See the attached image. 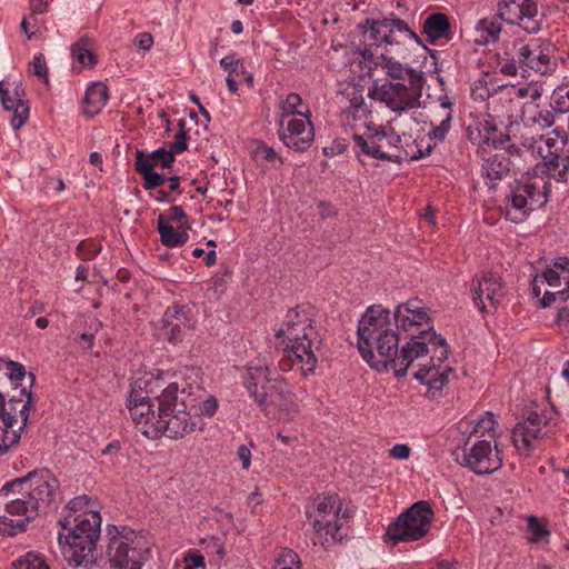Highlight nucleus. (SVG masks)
Segmentation results:
<instances>
[{
  "instance_id": "15",
  "label": "nucleus",
  "mask_w": 569,
  "mask_h": 569,
  "mask_svg": "<svg viewBox=\"0 0 569 569\" xmlns=\"http://www.w3.org/2000/svg\"><path fill=\"white\" fill-rule=\"evenodd\" d=\"M176 158L172 151L159 148L152 152L138 149L134 153V170L143 178V188L152 190L161 187L167 181L162 173L156 172L154 168L171 169Z\"/></svg>"
},
{
  "instance_id": "5",
  "label": "nucleus",
  "mask_w": 569,
  "mask_h": 569,
  "mask_svg": "<svg viewBox=\"0 0 569 569\" xmlns=\"http://www.w3.org/2000/svg\"><path fill=\"white\" fill-rule=\"evenodd\" d=\"M104 559L109 569H141L150 555V541L126 526L108 525Z\"/></svg>"
},
{
  "instance_id": "53",
  "label": "nucleus",
  "mask_w": 569,
  "mask_h": 569,
  "mask_svg": "<svg viewBox=\"0 0 569 569\" xmlns=\"http://www.w3.org/2000/svg\"><path fill=\"white\" fill-rule=\"evenodd\" d=\"M528 529L532 535V542H538L543 537H548L550 535V531L545 527V525L539 522L538 518L535 516H530L528 518Z\"/></svg>"
},
{
  "instance_id": "43",
  "label": "nucleus",
  "mask_w": 569,
  "mask_h": 569,
  "mask_svg": "<svg viewBox=\"0 0 569 569\" xmlns=\"http://www.w3.org/2000/svg\"><path fill=\"white\" fill-rule=\"evenodd\" d=\"M2 367H6L7 372L4 375L16 385V388L18 387V382L24 378L29 379V389L33 386L36 376L32 372L27 373L23 365L16 361L2 362L0 360V371Z\"/></svg>"
},
{
  "instance_id": "37",
  "label": "nucleus",
  "mask_w": 569,
  "mask_h": 569,
  "mask_svg": "<svg viewBox=\"0 0 569 569\" xmlns=\"http://www.w3.org/2000/svg\"><path fill=\"white\" fill-rule=\"evenodd\" d=\"M501 29V20L497 14L492 18H483L477 23L476 32L479 34V37L475 38V42L480 46L496 42L499 39Z\"/></svg>"
},
{
  "instance_id": "41",
  "label": "nucleus",
  "mask_w": 569,
  "mask_h": 569,
  "mask_svg": "<svg viewBox=\"0 0 569 569\" xmlns=\"http://www.w3.org/2000/svg\"><path fill=\"white\" fill-rule=\"evenodd\" d=\"M303 104L302 98L300 94L296 92H290L286 99L281 100L280 102V120L279 126L282 127L284 124V118L290 116H302L305 119H309L310 111L306 109V111H302L299 109Z\"/></svg>"
},
{
  "instance_id": "20",
  "label": "nucleus",
  "mask_w": 569,
  "mask_h": 569,
  "mask_svg": "<svg viewBox=\"0 0 569 569\" xmlns=\"http://www.w3.org/2000/svg\"><path fill=\"white\" fill-rule=\"evenodd\" d=\"M473 301L481 312L489 307L496 309L505 297V287L501 278L493 272H481L472 279Z\"/></svg>"
},
{
  "instance_id": "27",
  "label": "nucleus",
  "mask_w": 569,
  "mask_h": 569,
  "mask_svg": "<svg viewBox=\"0 0 569 569\" xmlns=\"http://www.w3.org/2000/svg\"><path fill=\"white\" fill-rule=\"evenodd\" d=\"M193 331V325L184 307L168 308L163 315V332L168 341L177 345Z\"/></svg>"
},
{
  "instance_id": "58",
  "label": "nucleus",
  "mask_w": 569,
  "mask_h": 569,
  "mask_svg": "<svg viewBox=\"0 0 569 569\" xmlns=\"http://www.w3.org/2000/svg\"><path fill=\"white\" fill-rule=\"evenodd\" d=\"M240 60H237L233 54L227 56L220 60V67L224 71H228L229 74H234L236 77H240Z\"/></svg>"
},
{
  "instance_id": "62",
  "label": "nucleus",
  "mask_w": 569,
  "mask_h": 569,
  "mask_svg": "<svg viewBox=\"0 0 569 569\" xmlns=\"http://www.w3.org/2000/svg\"><path fill=\"white\" fill-rule=\"evenodd\" d=\"M411 452V448L406 443H397L390 450V456L395 459H408Z\"/></svg>"
},
{
  "instance_id": "17",
  "label": "nucleus",
  "mask_w": 569,
  "mask_h": 569,
  "mask_svg": "<svg viewBox=\"0 0 569 569\" xmlns=\"http://www.w3.org/2000/svg\"><path fill=\"white\" fill-rule=\"evenodd\" d=\"M391 328L399 336V330L412 336H419L421 330L432 329L431 318L428 310L418 299H410L399 303L393 311V321L390 318Z\"/></svg>"
},
{
  "instance_id": "51",
  "label": "nucleus",
  "mask_w": 569,
  "mask_h": 569,
  "mask_svg": "<svg viewBox=\"0 0 569 569\" xmlns=\"http://www.w3.org/2000/svg\"><path fill=\"white\" fill-rule=\"evenodd\" d=\"M178 127L180 129V132L176 134L174 141L171 143L170 149H169V151L173 152V156L182 153L183 151H186L188 149V138H187V133L184 131L186 120L180 119L178 122Z\"/></svg>"
},
{
  "instance_id": "9",
  "label": "nucleus",
  "mask_w": 569,
  "mask_h": 569,
  "mask_svg": "<svg viewBox=\"0 0 569 569\" xmlns=\"http://www.w3.org/2000/svg\"><path fill=\"white\" fill-rule=\"evenodd\" d=\"M550 191V182L542 178H528L518 182L507 199L506 217L513 222H521L532 210L547 203Z\"/></svg>"
},
{
  "instance_id": "47",
  "label": "nucleus",
  "mask_w": 569,
  "mask_h": 569,
  "mask_svg": "<svg viewBox=\"0 0 569 569\" xmlns=\"http://www.w3.org/2000/svg\"><path fill=\"white\" fill-rule=\"evenodd\" d=\"M543 280L552 288L557 289L563 283V290L569 291V271L547 269L542 273Z\"/></svg>"
},
{
  "instance_id": "59",
  "label": "nucleus",
  "mask_w": 569,
  "mask_h": 569,
  "mask_svg": "<svg viewBox=\"0 0 569 569\" xmlns=\"http://www.w3.org/2000/svg\"><path fill=\"white\" fill-rule=\"evenodd\" d=\"M348 147H349L348 141L346 139L339 138V139H335L332 141L331 146L326 147L323 149V152L326 156H337V154H341L345 151H347Z\"/></svg>"
},
{
  "instance_id": "39",
  "label": "nucleus",
  "mask_w": 569,
  "mask_h": 569,
  "mask_svg": "<svg viewBox=\"0 0 569 569\" xmlns=\"http://www.w3.org/2000/svg\"><path fill=\"white\" fill-rule=\"evenodd\" d=\"M440 108L445 111V116L441 119L440 123L435 126L432 122L430 123L432 129L428 133L430 140L435 142H442L450 131L451 121H452V103L447 96L441 97L440 99Z\"/></svg>"
},
{
  "instance_id": "32",
  "label": "nucleus",
  "mask_w": 569,
  "mask_h": 569,
  "mask_svg": "<svg viewBox=\"0 0 569 569\" xmlns=\"http://www.w3.org/2000/svg\"><path fill=\"white\" fill-rule=\"evenodd\" d=\"M190 226L182 228L177 226V229L167 221L164 214L160 213L157 220V230L160 234L161 243L168 248L182 247L189 239L188 230Z\"/></svg>"
},
{
  "instance_id": "25",
  "label": "nucleus",
  "mask_w": 569,
  "mask_h": 569,
  "mask_svg": "<svg viewBox=\"0 0 569 569\" xmlns=\"http://www.w3.org/2000/svg\"><path fill=\"white\" fill-rule=\"evenodd\" d=\"M279 138L287 148L303 152L310 148L315 139L312 122L310 119L291 118L286 127H280Z\"/></svg>"
},
{
  "instance_id": "12",
  "label": "nucleus",
  "mask_w": 569,
  "mask_h": 569,
  "mask_svg": "<svg viewBox=\"0 0 569 569\" xmlns=\"http://www.w3.org/2000/svg\"><path fill=\"white\" fill-rule=\"evenodd\" d=\"M469 441L453 452L456 461L479 476L491 475L499 470L502 466V450L495 441L492 445L490 440H477L470 447Z\"/></svg>"
},
{
  "instance_id": "7",
  "label": "nucleus",
  "mask_w": 569,
  "mask_h": 569,
  "mask_svg": "<svg viewBox=\"0 0 569 569\" xmlns=\"http://www.w3.org/2000/svg\"><path fill=\"white\" fill-rule=\"evenodd\" d=\"M37 516L19 479L7 482L0 489V532L14 536L26 530Z\"/></svg>"
},
{
  "instance_id": "28",
  "label": "nucleus",
  "mask_w": 569,
  "mask_h": 569,
  "mask_svg": "<svg viewBox=\"0 0 569 569\" xmlns=\"http://www.w3.org/2000/svg\"><path fill=\"white\" fill-rule=\"evenodd\" d=\"M555 139L546 141V154H543V164L540 170L542 173L547 172L560 182L568 181L569 171V149L563 151L562 154L558 153Z\"/></svg>"
},
{
  "instance_id": "2",
  "label": "nucleus",
  "mask_w": 569,
  "mask_h": 569,
  "mask_svg": "<svg viewBox=\"0 0 569 569\" xmlns=\"http://www.w3.org/2000/svg\"><path fill=\"white\" fill-rule=\"evenodd\" d=\"M136 386H132L129 392L127 408L131 419L147 438L166 436L179 439L197 429L202 430V418L198 412L192 413L203 392L199 383H169L153 398L157 401V412L150 392L140 386L137 389Z\"/></svg>"
},
{
  "instance_id": "24",
  "label": "nucleus",
  "mask_w": 569,
  "mask_h": 569,
  "mask_svg": "<svg viewBox=\"0 0 569 569\" xmlns=\"http://www.w3.org/2000/svg\"><path fill=\"white\" fill-rule=\"evenodd\" d=\"M353 151L361 164H366V159L388 160L398 162L399 157H392L383 151L387 141V133L382 130H376L368 136L353 133Z\"/></svg>"
},
{
  "instance_id": "4",
  "label": "nucleus",
  "mask_w": 569,
  "mask_h": 569,
  "mask_svg": "<svg viewBox=\"0 0 569 569\" xmlns=\"http://www.w3.org/2000/svg\"><path fill=\"white\" fill-rule=\"evenodd\" d=\"M62 531L63 557L73 567L92 568L96 565L97 541L101 532V516L96 510L79 515L68 513L59 520Z\"/></svg>"
},
{
  "instance_id": "30",
  "label": "nucleus",
  "mask_w": 569,
  "mask_h": 569,
  "mask_svg": "<svg viewBox=\"0 0 569 569\" xmlns=\"http://www.w3.org/2000/svg\"><path fill=\"white\" fill-rule=\"evenodd\" d=\"M343 118L347 123L353 122L368 130L373 128L372 111L360 93L353 92L350 97L349 106L343 110Z\"/></svg>"
},
{
  "instance_id": "61",
  "label": "nucleus",
  "mask_w": 569,
  "mask_h": 569,
  "mask_svg": "<svg viewBox=\"0 0 569 569\" xmlns=\"http://www.w3.org/2000/svg\"><path fill=\"white\" fill-rule=\"evenodd\" d=\"M184 563H187L188 566H190L193 569H196V568L204 569L206 568L204 557L199 551H190L188 555H186Z\"/></svg>"
},
{
  "instance_id": "52",
  "label": "nucleus",
  "mask_w": 569,
  "mask_h": 569,
  "mask_svg": "<svg viewBox=\"0 0 569 569\" xmlns=\"http://www.w3.org/2000/svg\"><path fill=\"white\" fill-rule=\"evenodd\" d=\"M30 70L34 76L48 83V68L44 56L42 53H37L33 57L32 61L30 62Z\"/></svg>"
},
{
  "instance_id": "45",
  "label": "nucleus",
  "mask_w": 569,
  "mask_h": 569,
  "mask_svg": "<svg viewBox=\"0 0 569 569\" xmlns=\"http://www.w3.org/2000/svg\"><path fill=\"white\" fill-rule=\"evenodd\" d=\"M16 569H51L44 558L34 552H28L13 561Z\"/></svg>"
},
{
  "instance_id": "6",
  "label": "nucleus",
  "mask_w": 569,
  "mask_h": 569,
  "mask_svg": "<svg viewBox=\"0 0 569 569\" xmlns=\"http://www.w3.org/2000/svg\"><path fill=\"white\" fill-rule=\"evenodd\" d=\"M305 515L315 532L325 535L322 546L329 540L340 542L347 536L343 525L351 517L348 509L342 510V502L337 495H318L307 506Z\"/></svg>"
},
{
  "instance_id": "44",
  "label": "nucleus",
  "mask_w": 569,
  "mask_h": 569,
  "mask_svg": "<svg viewBox=\"0 0 569 569\" xmlns=\"http://www.w3.org/2000/svg\"><path fill=\"white\" fill-rule=\"evenodd\" d=\"M551 139L550 137L545 138V136L539 134L535 137L533 134H529L528 132H522L520 134V143L526 149L527 153L533 156L538 153L539 157L543 160V154H546V141Z\"/></svg>"
},
{
  "instance_id": "21",
  "label": "nucleus",
  "mask_w": 569,
  "mask_h": 569,
  "mask_svg": "<svg viewBox=\"0 0 569 569\" xmlns=\"http://www.w3.org/2000/svg\"><path fill=\"white\" fill-rule=\"evenodd\" d=\"M541 416L529 412L528 417L518 422L512 430V443L517 451L525 457H530L537 447V441L545 436Z\"/></svg>"
},
{
  "instance_id": "19",
  "label": "nucleus",
  "mask_w": 569,
  "mask_h": 569,
  "mask_svg": "<svg viewBox=\"0 0 569 569\" xmlns=\"http://www.w3.org/2000/svg\"><path fill=\"white\" fill-rule=\"evenodd\" d=\"M466 136L473 146L478 147L481 156L510 141V134H499L495 121L487 116L473 119L466 128Z\"/></svg>"
},
{
  "instance_id": "35",
  "label": "nucleus",
  "mask_w": 569,
  "mask_h": 569,
  "mask_svg": "<svg viewBox=\"0 0 569 569\" xmlns=\"http://www.w3.org/2000/svg\"><path fill=\"white\" fill-rule=\"evenodd\" d=\"M422 33L427 36V41L431 44L440 39H449L451 26L448 17L441 12L430 14L423 22Z\"/></svg>"
},
{
  "instance_id": "56",
  "label": "nucleus",
  "mask_w": 569,
  "mask_h": 569,
  "mask_svg": "<svg viewBox=\"0 0 569 569\" xmlns=\"http://www.w3.org/2000/svg\"><path fill=\"white\" fill-rule=\"evenodd\" d=\"M218 409V402L214 397L210 396L206 400L202 401L201 405H197L194 412H198V415L201 417L204 416H213Z\"/></svg>"
},
{
  "instance_id": "49",
  "label": "nucleus",
  "mask_w": 569,
  "mask_h": 569,
  "mask_svg": "<svg viewBox=\"0 0 569 569\" xmlns=\"http://www.w3.org/2000/svg\"><path fill=\"white\" fill-rule=\"evenodd\" d=\"M550 109L553 113L563 114L569 111V89L559 88L551 96Z\"/></svg>"
},
{
  "instance_id": "57",
  "label": "nucleus",
  "mask_w": 569,
  "mask_h": 569,
  "mask_svg": "<svg viewBox=\"0 0 569 569\" xmlns=\"http://www.w3.org/2000/svg\"><path fill=\"white\" fill-rule=\"evenodd\" d=\"M568 293L569 291H565L563 289H557L552 292L547 291L545 292L540 301V305L542 308L550 307L556 301L557 298H559L561 301H566L568 298Z\"/></svg>"
},
{
  "instance_id": "31",
  "label": "nucleus",
  "mask_w": 569,
  "mask_h": 569,
  "mask_svg": "<svg viewBox=\"0 0 569 569\" xmlns=\"http://www.w3.org/2000/svg\"><path fill=\"white\" fill-rule=\"evenodd\" d=\"M451 368H445L443 371H439L435 363L422 365L419 370L413 373V378L421 383L428 386L429 392H432L431 398L436 397V393H440L442 388L449 381V373Z\"/></svg>"
},
{
  "instance_id": "14",
  "label": "nucleus",
  "mask_w": 569,
  "mask_h": 569,
  "mask_svg": "<svg viewBox=\"0 0 569 569\" xmlns=\"http://www.w3.org/2000/svg\"><path fill=\"white\" fill-rule=\"evenodd\" d=\"M493 154L483 159L482 173L487 177L492 184L489 188H495V181L501 180L510 172H520L523 170L522 161L525 151L518 148L515 143H501L492 148Z\"/></svg>"
},
{
  "instance_id": "55",
  "label": "nucleus",
  "mask_w": 569,
  "mask_h": 569,
  "mask_svg": "<svg viewBox=\"0 0 569 569\" xmlns=\"http://www.w3.org/2000/svg\"><path fill=\"white\" fill-rule=\"evenodd\" d=\"M89 502L90 498L87 495L78 496L69 501L67 508L69 510L68 513L78 515L77 512L80 511L82 513L86 510L89 509Z\"/></svg>"
},
{
  "instance_id": "18",
  "label": "nucleus",
  "mask_w": 569,
  "mask_h": 569,
  "mask_svg": "<svg viewBox=\"0 0 569 569\" xmlns=\"http://www.w3.org/2000/svg\"><path fill=\"white\" fill-rule=\"evenodd\" d=\"M277 370L263 358L247 363L243 386L254 402L266 403L267 391L280 379Z\"/></svg>"
},
{
  "instance_id": "48",
  "label": "nucleus",
  "mask_w": 569,
  "mask_h": 569,
  "mask_svg": "<svg viewBox=\"0 0 569 569\" xmlns=\"http://www.w3.org/2000/svg\"><path fill=\"white\" fill-rule=\"evenodd\" d=\"M4 410V396L0 392V415ZM6 436V429L0 428V457L19 443V435L12 432Z\"/></svg>"
},
{
  "instance_id": "60",
  "label": "nucleus",
  "mask_w": 569,
  "mask_h": 569,
  "mask_svg": "<svg viewBox=\"0 0 569 569\" xmlns=\"http://www.w3.org/2000/svg\"><path fill=\"white\" fill-rule=\"evenodd\" d=\"M168 220L171 222H182L180 226L186 228L188 224V217L180 206H173L168 211Z\"/></svg>"
},
{
  "instance_id": "22",
  "label": "nucleus",
  "mask_w": 569,
  "mask_h": 569,
  "mask_svg": "<svg viewBox=\"0 0 569 569\" xmlns=\"http://www.w3.org/2000/svg\"><path fill=\"white\" fill-rule=\"evenodd\" d=\"M10 90V82L0 81V101L4 110L13 112L11 118V126L14 130L24 126L29 118L28 101L23 99L26 96L24 88L21 81H14Z\"/></svg>"
},
{
  "instance_id": "1",
  "label": "nucleus",
  "mask_w": 569,
  "mask_h": 569,
  "mask_svg": "<svg viewBox=\"0 0 569 569\" xmlns=\"http://www.w3.org/2000/svg\"><path fill=\"white\" fill-rule=\"evenodd\" d=\"M358 349L372 368L390 365L397 378L407 375L410 365L418 358L432 351L430 363L439 365L448 358L449 347L446 339L435 330H421L412 336L399 350L397 332L391 328L390 311L381 305L367 308L358 323Z\"/></svg>"
},
{
  "instance_id": "50",
  "label": "nucleus",
  "mask_w": 569,
  "mask_h": 569,
  "mask_svg": "<svg viewBox=\"0 0 569 569\" xmlns=\"http://www.w3.org/2000/svg\"><path fill=\"white\" fill-rule=\"evenodd\" d=\"M495 416L492 412H485L479 419H477L473 432L480 433V436L490 435L491 438H495V425H496Z\"/></svg>"
},
{
  "instance_id": "40",
  "label": "nucleus",
  "mask_w": 569,
  "mask_h": 569,
  "mask_svg": "<svg viewBox=\"0 0 569 569\" xmlns=\"http://www.w3.org/2000/svg\"><path fill=\"white\" fill-rule=\"evenodd\" d=\"M92 40L88 36H82L71 47V54L82 67H94L97 58L91 51Z\"/></svg>"
},
{
  "instance_id": "11",
  "label": "nucleus",
  "mask_w": 569,
  "mask_h": 569,
  "mask_svg": "<svg viewBox=\"0 0 569 569\" xmlns=\"http://www.w3.org/2000/svg\"><path fill=\"white\" fill-rule=\"evenodd\" d=\"M425 73H415L406 86L401 81H388L375 87L372 98L379 100L396 113H403L421 106L422 90L426 84Z\"/></svg>"
},
{
  "instance_id": "46",
  "label": "nucleus",
  "mask_w": 569,
  "mask_h": 569,
  "mask_svg": "<svg viewBox=\"0 0 569 569\" xmlns=\"http://www.w3.org/2000/svg\"><path fill=\"white\" fill-rule=\"evenodd\" d=\"M276 569H301V560L297 552L282 548L276 558Z\"/></svg>"
},
{
  "instance_id": "36",
  "label": "nucleus",
  "mask_w": 569,
  "mask_h": 569,
  "mask_svg": "<svg viewBox=\"0 0 569 569\" xmlns=\"http://www.w3.org/2000/svg\"><path fill=\"white\" fill-rule=\"evenodd\" d=\"M376 66L381 67L388 77L393 80H405L408 78V81H411V78L415 73H425L421 70H416L411 67L405 66L393 57L389 56L388 52H382L375 62Z\"/></svg>"
},
{
  "instance_id": "54",
  "label": "nucleus",
  "mask_w": 569,
  "mask_h": 569,
  "mask_svg": "<svg viewBox=\"0 0 569 569\" xmlns=\"http://www.w3.org/2000/svg\"><path fill=\"white\" fill-rule=\"evenodd\" d=\"M253 154L257 159H261L267 162L273 163L276 160H279V162H282L281 158L278 156L276 150L272 147H270L263 142H260L256 147V149L253 150Z\"/></svg>"
},
{
  "instance_id": "63",
  "label": "nucleus",
  "mask_w": 569,
  "mask_h": 569,
  "mask_svg": "<svg viewBox=\"0 0 569 569\" xmlns=\"http://www.w3.org/2000/svg\"><path fill=\"white\" fill-rule=\"evenodd\" d=\"M237 456H238V459L241 461L242 469H248L251 463L250 449L247 446L241 445L237 450Z\"/></svg>"
},
{
  "instance_id": "33",
  "label": "nucleus",
  "mask_w": 569,
  "mask_h": 569,
  "mask_svg": "<svg viewBox=\"0 0 569 569\" xmlns=\"http://www.w3.org/2000/svg\"><path fill=\"white\" fill-rule=\"evenodd\" d=\"M109 99V92L106 84L94 82L91 84L82 99V109L84 116L92 118L98 114L106 106Z\"/></svg>"
},
{
  "instance_id": "3",
  "label": "nucleus",
  "mask_w": 569,
  "mask_h": 569,
  "mask_svg": "<svg viewBox=\"0 0 569 569\" xmlns=\"http://www.w3.org/2000/svg\"><path fill=\"white\" fill-rule=\"evenodd\" d=\"M311 307L297 306L290 309L283 322V326L276 332L277 348L283 350V356L279 361V368L288 371L295 362L301 365L303 375L315 372L317 367V357L313 348L319 343L318 332L312 326Z\"/></svg>"
},
{
  "instance_id": "8",
  "label": "nucleus",
  "mask_w": 569,
  "mask_h": 569,
  "mask_svg": "<svg viewBox=\"0 0 569 569\" xmlns=\"http://www.w3.org/2000/svg\"><path fill=\"white\" fill-rule=\"evenodd\" d=\"M435 518L429 502L417 501L401 512L389 526L386 532L387 541L392 546L399 542H412L428 535Z\"/></svg>"
},
{
  "instance_id": "42",
  "label": "nucleus",
  "mask_w": 569,
  "mask_h": 569,
  "mask_svg": "<svg viewBox=\"0 0 569 569\" xmlns=\"http://www.w3.org/2000/svg\"><path fill=\"white\" fill-rule=\"evenodd\" d=\"M505 98V88H501V91L498 96L491 97L490 101L488 102V110L490 111L487 117L492 119L493 121L496 119H507L510 120L513 116L515 110V103L509 104L508 102H502V99Z\"/></svg>"
},
{
  "instance_id": "38",
  "label": "nucleus",
  "mask_w": 569,
  "mask_h": 569,
  "mask_svg": "<svg viewBox=\"0 0 569 569\" xmlns=\"http://www.w3.org/2000/svg\"><path fill=\"white\" fill-rule=\"evenodd\" d=\"M505 88V98L502 99V102H508L509 104L515 103V98L518 99H525L529 98L530 102L526 103L525 106H530L538 101L541 98L542 90L541 87L538 83L531 82L525 87H517V86H503Z\"/></svg>"
},
{
  "instance_id": "26",
  "label": "nucleus",
  "mask_w": 569,
  "mask_h": 569,
  "mask_svg": "<svg viewBox=\"0 0 569 569\" xmlns=\"http://www.w3.org/2000/svg\"><path fill=\"white\" fill-rule=\"evenodd\" d=\"M259 408L268 413L271 407L277 408L286 419H291L298 411L295 393L290 390L287 380L280 377L278 381L267 391L266 403L256 402Z\"/></svg>"
},
{
  "instance_id": "29",
  "label": "nucleus",
  "mask_w": 569,
  "mask_h": 569,
  "mask_svg": "<svg viewBox=\"0 0 569 569\" xmlns=\"http://www.w3.org/2000/svg\"><path fill=\"white\" fill-rule=\"evenodd\" d=\"M518 62L541 74H545L550 69V57L543 52L537 40L530 43H521L518 50Z\"/></svg>"
},
{
  "instance_id": "23",
  "label": "nucleus",
  "mask_w": 569,
  "mask_h": 569,
  "mask_svg": "<svg viewBox=\"0 0 569 569\" xmlns=\"http://www.w3.org/2000/svg\"><path fill=\"white\" fill-rule=\"evenodd\" d=\"M20 396L26 397V401L20 405L16 403L14 397H9L8 401L4 400V410L0 415V428L6 429V436L11 433L19 435L21 439V431L26 428L30 409L33 402L31 390H27L26 387L20 389Z\"/></svg>"
},
{
  "instance_id": "13",
  "label": "nucleus",
  "mask_w": 569,
  "mask_h": 569,
  "mask_svg": "<svg viewBox=\"0 0 569 569\" xmlns=\"http://www.w3.org/2000/svg\"><path fill=\"white\" fill-rule=\"evenodd\" d=\"M359 29L363 34L369 32V38L373 40L377 46L381 43L398 44L399 41L395 37L396 32L407 33L417 44L422 46L432 58L436 56V51L422 44L420 37L409 28L407 22L398 18L395 13H390L389 17L383 19L367 18L363 23L359 24Z\"/></svg>"
},
{
  "instance_id": "10",
  "label": "nucleus",
  "mask_w": 569,
  "mask_h": 569,
  "mask_svg": "<svg viewBox=\"0 0 569 569\" xmlns=\"http://www.w3.org/2000/svg\"><path fill=\"white\" fill-rule=\"evenodd\" d=\"M18 479L37 516L48 513L58 508L61 501L60 485L50 470H33Z\"/></svg>"
},
{
  "instance_id": "16",
  "label": "nucleus",
  "mask_w": 569,
  "mask_h": 569,
  "mask_svg": "<svg viewBox=\"0 0 569 569\" xmlns=\"http://www.w3.org/2000/svg\"><path fill=\"white\" fill-rule=\"evenodd\" d=\"M497 16L509 24H518L528 33H537L541 29L542 19L533 0H500Z\"/></svg>"
},
{
  "instance_id": "34",
  "label": "nucleus",
  "mask_w": 569,
  "mask_h": 569,
  "mask_svg": "<svg viewBox=\"0 0 569 569\" xmlns=\"http://www.w3.org/2000/svg\"><path fill=\"white\" fill-rule=\"evenodd\" d=\"M521 121L526 129L537 128L543 130L555 123V113L550 108H540L536 103L532 107L523 106Z\"/></svg>"
},
{
  "instance_id": "64",
  "label": "nucleus",
  "mask_w": 569,
  "mask_h": 569,
  "mask_svg": "<svg viewBox=\"0 0 569 569\" xmlns=\"http://www.w3.org/2000/svg\"><path fill=\"white\" fill-rule=\"evenodd\" d=\"M137 46L142 50H150L153 44V39L150 33L143 32L137 37Z\"/></svg>"
}]
</instances>
